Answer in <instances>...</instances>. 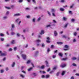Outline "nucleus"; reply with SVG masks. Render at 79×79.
Listing matches in <instances>:
<instances>
[{"mask_svg": "<svg viewBox=\"0 0 79 79\" xmlns=\"http://www.w3.org/2000/svg\"><path fill=\"white\" fill-rule=\"evenodd\" d=\"M0 53L1 56H5L7 55L6 53H2V52L1 51H0Z\"/></svg>", "mask_w": 79, "mask_h": 79, "instance_id": "nucleus-1", "label": "nucleus"}, {"mask_svg": "<svg viewBox=\"0 0 79 79\" xmlns=\"http://www.w3.org/2000/svg\"><path fill=\"white\" fill-rule=\"evenodd\" d=\"M69 46H68V45H65L64 46V48H65L66 49H64V51H67V50H69Z\"/></svg>", "mask_w": 79, "mask_h": 79, "instance_id": "nucleus-2", "label": "nucleus"}, {"mask_svg": "<svg viewBox=\"0 0 79 79\" xmlns=\"http://www.w3.org/2000/svg\"><path fill=\"white\" fill-rule=\"evenodd\" d=\"M47 40H46V42L47 43H50L51 42H50V37H47Z\"/></svg>", "mask_w": 79, "mask_h": 79, "instance_id": "nucleus-3", "label": "nucleus"}, {"mask_svg": "<svg viewBox=\"0 0 79 79\" xmlns=\"http://www.w3.org/2000/svg\"><path fill=\"white\" fill-rule=\"evenodd\" d=\"M22 56L23 57V58L24 60H26V55L24 54H22Z\"/></svg>", "mask_w": 79, "mask_h": 79, "instance_id": "nucleus-4", "label": "nucleus"}, {"mask_svg": "<svg viewBox=\"0 0 79 79\" xmlns=\"http://www.w3.org/2000/svg\"><path fill=\"white\" fill-rule=\"evenodd\" d=\"M45 63L47 67L48 68V67H49V64H48V61H47L46 60L45 61Z\"/></svg>", "mask_w": 79, "mask_h": 79, "instance_id": "nucleus-5", "label": "nucleus"}, {"mask_svg": "<svg viewBox=\"0 0 79 79\" xmlns=\"http://www.w3.org/2000/svg\"><path fill=\"white\" fill-rule=\"evenodd\" d=\"M57 44L58 45H62V44H63V42H57Z\"/></svg>", "mask_w": 79, "mask_h": 79, "instance_id": "nucleus-6", "label": "nucleus"}, {"mask_svg": "<svg viewBox=\"0 0 79 79\" xmlns=\"http://www.w3.org/2000/svg\"><path fill=\"white\" fill-rule=\"evenodd\" d=\"M20 14H14V16H20Z\"/></svg>", "mask_w": 79, "mask_h": 79, "instance_id": "nucleus-7", "label": "nucleus"}, {"mask_svg": "<svg viewBox=\"0 0 79 79\" xmlns=\"http://www.w3.org/2000/svg\"><path fill=\"white\" fill-rule=\"evenodd\" d=\"M54 35H55V36H56V35H58V33H57V32L56 31H54Z\"/></svg>", "mask_w": 79, "mask_h": 79, "instance_id": "nucleus-8", "label": "nucleus"}, {"mask_svg": "<svg viewBox=\"0 0 79 79\" xmlns=\"http://www.w3.org/2000/svg\"><path fill=\"white\" fill-rule=\"evenodd\" d=\"M11 44H15V40H13L11 42Z\"/></svg>", "mask_w": 79, "mask_h": 79, "instance_id": "nucleus-9", "label": "nucleus"}, {"mask_svg": "<svg viewBox=\"0 0 79 79\" xmlns=\"http://www.w3.org/2000/svg\"><path fill=\"white\" fill-rule=\"evenodd\" d=\"M65 74V71H63L61 73L62 76H64Z\"/></svg>", "mask_w": 79, "mask_h": 79, "instance_id": "nucleus-10", "label": "nucleus"}, {"mask_svg": "<svg viewBox=\"0 0 79 79\" xmlns=\"http://www.w3.org/2000/svg\"><path fill=\"white\" fill-rule=\"evenodd\" d=\"M68 59V58H63V59H62L61 60L62 61H63V60H64V61H66V60Z\"/></svg>", "mask_w": 79, "mask_h": 79, "instance_id": "nucleus-11", "label": "nucleus"}, {"mask_svg": "<svg viewBox=\"0 0 79 79\" xmlns=\"http://www.w3.org/2000/svg\"><path fill=\"white\" fill-rule=\"evenodd\" d=\"M61 67L62 68H64L66 66V64H64L63 65H60Z\"/></svg>", "mask_w": 79, "mask_h": 79, "instance_id": "nucleus-12", "label": "nucleus"}, {"mask_svg": "<svg viewBox=\"0 0 79 79\" xmlns=\"http://www.w3.org/2000/svg\"><path fill=\"white\" fill-rule=\"evenodd\" d=\"M44 34V31L43 30H42L41 31V32L40 33V34Z\"/></svg>", "mask_w": 79, "mask_h": 79, "instance_id": "nucleus-13", "label": "nucleus"}, {"mask_svg": "<svg viewBox=\"0 0 79 79\" xmlns=\"http://www.w3.org/2000/svg\"><path fill=\"white\" fill-rule=\"evenodd\" d=\"M33 69V67L30 68L29 69H28V71H30L31 70V69Z\"/></svg>", "mask_w": 79, "mask_h": 79, "instance_id": "nucleus-14", "label": "nucleus"}, {"mask_svg": "<svg viewBox=\"0 0 79 79\" xmlns=\"http://www.w3.org/2000/svg\"><path fill=\"white\" fill-rule=\"evenodd\" d=\"M60 11H64V9L63 8H60Z\"/></svg>", "mask_w": 79, "mask_h": 79, "instance_id": "nucleus-15", "label": "nucleus"}, {"mask_svg": "<svg viewBox=\"0 0 79 79\" xmlns=\"http://www.w3.org/2000/svg\"><path fill=\"white\" fill-rule=\"evenodd\" d=\"M72 60H76L77 59V58H76L75 57H73L72 58Z\"/></svg>", "mask_w": 79, "mask_h": 79, "instance_id": "nucleus-16", "label": "nucleus"}, {"mask_svg": "<svg viewBox=\"0 0 79 79\" xmlns=\"http://www.w3.org/2000/svg\"><path fill=\"white\" fill-rule=\"evenodd\" d=\"M59 56H61V57L63 56V54H62V53H59Z\"/></svg>", "mask_w": 79, "mask_h": 79, "instance_id": "nucleus-17", "label": "nucleus"}, {"mask_svg": "<svg viewBox=\"0 0 79 79\" xmlns=\"http://www.w3.org/2000/svg\"><path fill=\"white\" fill-rule=\"evenodd\" d=\"M31 63V60H27V64H29V63Z\"/></svg>", "mask_w": 79, "mask_h": 79, "instance_id": "nucleus-18", "label": "nucleus"}, {"mask_svg": "<svg viewBox=\"0 0 79 79\" xmlns=\"http://www.w3.org/2000/svg\"><path fill=\"white\" fill-rule=\"evenodd\" d=\"M20 76L21 77H22V78H24V75H23L22 74L20 75Z\"/></svg>", "mask_w": 79, "mask_h": 79, "instance_id": "nucleus-19", "label": "nucleus"}, {"mask_svg": "<svg viewBox=\"0 0 79 79\" xmlns=\"http://www.w3.org/2000/svg\"><path fill=\"white\" fill-rule=\"evenodd\" d=\"M41 69H44L45 68V66H44V65H42L41 66Z\"/></svg>", "mask_w": 79, "mask_h": 79, "instance_id": "nucleus-20", "label": "nucleus"}, {"mask_svg": "<svg viewBox=\"0 0 79 79\" xmlns=\"http://www.w3.org/2000/svg\"><path fill=\"white\" fill-rule=\"evenodd\" d=\"M62 37H63V38H65V39L66 38V36L65 35H62Z\"/></svg>", "mask_w": 79, "mask_h": 79, "instance_id": "nucleus-21", "label": "nucleus"}, {"mask_svg": "<svg viewBox=\"0 0 79 79\" xmlns=\"http://www.w3.org/2000/svg\"><path fill=\"white\" fill-rule=\"evenodd\" d=\"M63 19L64 21H66V20H67V18H66L64 17H63Z\"/></svg>", "mask_w": 79, "mask_h": 79, "instance_id": "nucleus-22", "label": "nucleus"}, {"mask_svg": "<svg viewBox=\"0 0 79 79\" xmlns=\"http://www.w3.org/2000/svg\"><path fill=\"white\" fill-rule=\"evenodd\" d=\"M15 65V62H14L12 65V67H13Z\"/></svg>", "mask_w": 79, "mask_h": 79, "instance_id": "nucleus-23", "label": "nucleus"}, {"mask_svg": "<svg viewBox=\"0 0 79 79\" xmlns=\"http://www.w3.org/2000/svg\"><path fill=\"white\" fill-rule=\"evenodd\" d=\"M39 52L38 51H37L35 52V54L36 55H38V54H39Z\"/></svg>", "mask_w": 79, "mask_h": 79, "instance_id": "nucleus-24", "label": "nucleus"}, {"mask_svg": "<svg viewBox=\"0 0 79 79\" xmlns=\"http://www.w3.org/2000/svg\"><path fill=\"white\" fill-rule=\"evenodd\" d=\"M0 35L1 37H3V36H4V35L2 33H0Z\"/></svg>", "mask_w": 79, "mask_h": 79, "instance_id": "nucleus-25", "label": "nucleus"}, {"mask_svg": "<svg viewBox=\"0 0 79 79\" xmlns=\"http://www.w3.org/2000/svg\"><path fill=\"white\" fill-rule=\"evenodd\" d=\"M36 42H38V43H39V42H40V40H36Z\"/></svg>", "mask_w": 79, "mask_h": 79, "instance_id": "nucleus-26", "label": "nucleus"}, {"mask_svg": "<svg viewBox=\"0 0 79 79\" xmlns=\"http://www.w3.org/2000/svg\"><path fill=\"white\" fill-rule=\"evenodd\" d=\"M60 72H57L56 74V75L57 76H59V74H60Z\"/></svg>", "mask_w": 79, "mask_h": 79, "instance_id": "nucleus-27", "label": "nucleus"}, {"mask_svg": "<svg viewBox=\"0 0 79 79\" xmlns=\"http://www.w3.org/2000/svg\"><path fill=\"white\" fill-rule=\"evenodd\" d=\"M50 77V75H46V78H48V77Z\"/></svg>", "mask_w": 79, "mask_h": 79, "instance_id": "nucleus-28", "label": "nucleus"}, {"mask_svg": "<svg viewBox=\"0 0 79 79\" xmlns=\"http://www.w3.org/2000/svg\"><path fill=\"white\" fill-rule=\"evenodd\" d=\"M68 25V23L66 24L65 25V26H64V27H67Z\"/></svg>", "mask_w": 79, "mask_h": 79, "instance_id": "nucleus-29", "label": "nucleus"}, {"mask_svg": "<svg viewBox=\"0 0 79 79\" xmlns=\"http://www.w3.org/2000/svg\"><path fill=\"white\" fill-rule=\"evenodd\" d=\"M73 6H74V4H73L72 6H70V8H73Z\"/></svg>", "mask_w": 79, "mask_h": 79, "instance_id": "nucleus-30", "label": "nucleus"}, {"mask_svg": "<svg viewBox=\"0 0 79 79\" xmlns=\"http://www.w3.org/2000/svg\"><path fill=\"white\" fill-rule=\"evenodd\" d=\"M45 47V44H42V47Z\"/></svg>", "mask_w": 79, "mask_h": 79, "instance_id": "nucleus-31", "label": "nucleus"}, {"mask_svg": "<svg viewBox=\"0 0 79 79\" xmlns=\"http://www.w3.org/2000/svg\"><path fill=\"white\" fill-rule=\"evenodd\" d=\"M19 19H17V20L15 21L16 22V23H18V21H19Z\"/></svg>", "mask_w": 79, "mask_h": 79, "instance_id": "nucleus-32", "label": "nucleus"}, {"mask_svg": "<svg viewBox=\"0 0 79 79\" xmlns=\"http://www.w3.org/2000/svg\"><path fill=\"white\" fill-rule=\"evenodd\" d=\"M41 19V18L40 17H39L37 19L38 21H39Z\"/></svg>", "mask_w": 79, "mask_h": 79, "instance_id": "nucleus-33", "label": "nucleus"}, {"mask_svg": "<svg viewBox=\"0 0 79 79\" xmlns=\"http://www.w3.org/2000/svg\"><path fill=\"white\" fill-rule=\"evenodd\" d=\"M6 47H9L10 46V44H7L6 45Z\"/></svg>", "mask_w": 79, "mask_h": 79, "instance_id": "nucleus-34", "label": "nucleus"}, {"mask_svg": "<svg viewBox=\"0 0 79 79\" xmlns=\"http://www.w3.org/2000/svg\"><path fill=\"white\" fill-rule=\"evenodd\" d=\"M72 65L73 66H76V64L74 63H73Z\"/></svg>", "mask_w": 79, "mask_h": 79, "instance_id": "nucleus-35", "label": "nucleus"}, {"mask_svg": "<svg viewBox=\"0 0 79 79\" xmlns=\"http://www.w3.org/2000/svg\"><path fill=\"white\" fill-rule=\"evenodd\" d=\"M6 8H7V9H8V10H10L11 9V8L10 7H6Z\"/></svg>", "mask_w": 79, "mask_h": 79, "instance_id": "nucleus-36", "label": "nucleus"}, {"mask_svg": "<svg viewBox=\"0 0 79 79\" xmlns=\"http://www.w3.org/2000/svg\"><path fill=\"white\" fill-rule=\"evenodd\" d=\"M32 1L33 3H36V2H35V0H32Z\"/></svg>", "mask_w": 79, "mask_h": 79, "instance_id": "nucleus-37", "label": "nucleus"}, {"mask_svg": "<svg viewBox=\"0 0 79 79\" xmlns=\"http://www.w3.org/2000/svg\"><path fill=\"white\" fill-rule=\"evenodd\" d=\"M7 18V16H5L3 18V19H6Z\"/></svg>", "mask_w": 79, "mask_h": 79, "instance_id": "nucleus-38", "label": "nucleus"}, {"mask_svg": "<svg viewBox=\"0 0 79 79\" xmlns=\"http://www.w3.org/2000/svg\"><path fill=\"white\" fill-rule=\"evenodd\" d=\"M75 21V20L74 19H71V21L72 22H74Z\"/></svg>", "mask_w": 79, "mask_h": 79, "instance_id": "nucleus-39", "label": "nucleus"}, {"mask_svg": "<svg viewBox=\"0 0 79 79\" xmlns=\"http://www.w3.org/2000/svg\"><path fill=\"white\" fill-rule=\"evenodd\" d=\"M17 50V48L16 47H15L14 48V50L15 51H16Z\"/></svg>", "mask_w": 79, "mask_h": 79, "instance_id": "nucleus-40", "label": "nucleus"}, {"mask_svg": "<svg viewBox=\"0 0 79 79\" xmlns=\"http://www.w3.org/2000/svg\"><path fill=\"white\" fill-rule=\"evenodd\" d=\"M17 35L18 37H19V36H20V34H19V33H17Z\"/></svg>", "mask_w": 79, "mask_h": 79, "instance_id": "nucleus-41", "label": "nucleus"}, {"mask_svg": "<svg viewBox=\"0 0 79 79\" xmlns=\"http://www.w3.org/2000/svg\"><path fill=\"white\" fill-rule=\"evenodd\" d=\"M12 26V28H14V27H15L14 26V24H12L11 25Z\"/></svg>", "mask_w": 79, "mask_h": 79, "instance_id": "nucleus-42", "label": "nucleus"}, {"mask_svg": "<svg viewBox=\"0 0 79 79\" xmlns=\"http://www.w3.org/2000/svg\"><path fill=\"white\" fill-rule=\"evenodd\" d=\"M24 68V66H22V67L21 68V69H22V70H23V69Z\"/></svg>", "mask_w": 79, "mask_h": 79, "instance_id": "nucleus-43", "label": "nucleus"}, {"mask_svg": "<svg viewBox=\"0 0 79 79\" xmlns=\"http://www.w3.org/2000/svg\"><path fill=\"white\" fill-rule=\"evenodd\" d=\"M53 47H54V46L53 45V44L51 46V48H53Z\"/></svg>", "mask_w": 79, "mask_h": 79, "instance_id": "nucleus-44", "label": "nucleus"}, {"mask_svg": "<svg viewBox=\"0 0 79 79\" xmlns=\"http://www.w3.org/2000/svg\"><path fill=\"white\" fill-rule=\"evenodd\" d=\"M52 12H55V9H52Z\"/></svg>", "mask_w": 79, "mask_h": 79, "instance_id": "nucleus-45", "label": "nucleus"}, {"mask_svg": "<svg viewBox=\"0 0 79 79\" xmlns=\"http://www.w3.org/2000/svg\"><path fill=\"white\" fill-rule=\"evenodd\" d=\"M23 2V0H19V3H21Z\"/></svg>", "mask_w": 79, "mask_h": 79, "instance_id": "nucleus-46", "label": "nucleus"}, {"mask_svg": "<svg viewBox=\"0 0 79 79\" xmlns=\"http://www.w3.org/2000/svg\"><path fill=\"white\" fill-rule=\"evenodd\" d=\"M25 10H30L29 8L28 7H27L25 8Z\"/></svg>", "mask_w": 79, "mask_h": 79, "instance_id": "nucleus-47", "label": "nucleus"}, {"mask_svg": "<svg viewBox=\"0 0 79 79\" xmlns=\"http://www.w3.org/2000/svg\"><path fill=\"white\" fill-rule=\"evenodd\" d=\"M51 69L50 68H49L48 69V70H47V71L48 72H49V71H50Z\"/></svg>", "mask_w": 79, "mask_h": 79, "instance_id": "nucleus-48", "label": "nucleus"}, {"mask_svg": "<svg viewBox=\"0 0 79 79\" xmlns=\"http://www.w3.org/2000/svg\"><path fill=\"white\" fill-rule=\"evenodd\" d=\"M15 32H12L11 33V34L12 35H14V34H15Z\"/></svg>", "mask_w": 79, "mask_h": 79, "instance_id": "nucleus-49", "label": "nucleus"}, {"mask_svg": "<svg viewBox=\"0 0 79 79\" xmlns=\"http://www.w3.org/2000/svg\"><path fill=\"white\" fill-rule=\"evenodd\" d=\"M61 2H62V3H64V0H61Z\"/></svg>", "mask_w": 79, "mask_h": 79, "instance_id": "nucleus-50", "label": "nucleus"}, {"mask_svg": "<svg viewBox=\"0 0 79 79\" xmlns=\"http://www.w3.org/2000/svg\"><path fill=\"white\" fill-rule=\"evenodd\" d=\"M74 35H75V36H76V35H77V33H76V32H75L74 33Z\"/></svg>", "mask_w": 79, "mask_h": 79, "instance_id": "nucleus-51", "label": "nucleus"}, {"mask_svg": "<svg viewBox=\"0 0 79 79\" xmlns=\"http://www.w3.org/2000/svg\"><path fill=\"white\" fill-rule=\"evenodd\" d=\"M53 70H56V67H54V68H53Z\"/></svg>", "mask_w": 79, "mask_h": 79, "instance_id": "nucleus-52", "label": "nucleus"}, {"mask_svg": "<svg viewBox=\"0 0 79 79\" xmlns=\"http://www.w3.org/2000/svg\"><path fill=\"white\" fill-rule=\"evenodd\" d=\"M3 72H4L3 70H1V73H3Z\"/></svg>", "mask_w": 79, "mask_h": 79, "instance_id": "nucleus-53", "label": "nucleus"}, {"mask_svg": "<svg viewBox=\"0 0 79 79\" xmlns=\"http://www.w3.org/2000/svg\"><path fill=\"white\" fill-rule=\"evenodd\" d=\"M33 75H34V76H37V75L36 74V73H33Z\"/></svg>", "mask_w": 79, "mask_h": 79, "instance_id": "nucleus-54", "label": "nucleus"}, {"mask_svg": "<svg viewBox=\"0 0 79 79\" xmlns=\"http://www.w3.org/2000/svg\"><path fill=\"white\" fill-rule=\"evenodd\" d=\"M52 73H53V71H52L50 72V74H52Z\"/></svg>", "mask_w": 79, "mask_h": 79, "instance_id": "nucleus-55", "label": "nucleus"}, {"mask_svg": "<svg viewBox=\"0 0 79 79\" xmlns=\"http://www.w3.org/2000/svg\"><path fill=\"white\" fill-rule=\"evenodd\" d=\"M1 41H2V42H3V41H4V39L3 38H1Z\"/></svg>", "mask_w": 79, "mask_h": 79, "instance_id": "nucleus-56", "label": "nucleus"}, {"mask_svg": "<svg viewBox=\"0 0 79 79\" xmlns=\"http://www.w3.org/2000/svg\"><path fill=\"white\" fill-rule=\"evenodd\" d=\"M31 65H32V66H33V68H34V64H33V63H31Z\"/></svg>", "mask_w": 79, "mask_h": 79, "instance_id": "nucleus-57", "label": "nucleus"}, {"mask_svg": "<svg viewBox=\"0 0 79 79\" xmlns=\"http://www.w3.org/2000/svg\"><path fill=\"white\" fill-rule=\"evenodd\" d=\"M50 48H48V50L47 51L48 52L50 51Z\"/></svg>", "mask_w": 79, "mask_h": 79, "instance_id": "nucleus-58", "label": "nucleus"}, {"mask_svg": "<svg viewBox=\"0 0 79 79\" xmlns=\"http://www.w3.org/2000/svg\"><path fill=\"white\" fill-rule=\"evenodd\" d=\"M3 61H5L6 60V57H4L3 59Z\"/></svg>", "mask_w": 79, "mask_h": 79, "instance_id": "nucleus-59", "label": "nucleus"}, {"mask_svg": "<svg viewBox=\"0 0 79 79\" xmlns=\"http://www.w3.org/2000/svg\"><path fill=\"white\" fill-rule=\"evenodd\" d=\"M69 13L70 14H71V13H72V12L71 11L69 10Z\"/></svg>", "mask_w": 79, "mask_h": 79, "instance_id": "nucleus-60", "label": "nucleus"}, {"mask_svg": "<svg viewBox=\"0 0 79 79\" xmlns=\"http://www.w3.org/2000/svg\"><path fill=\"white\" fill-rule=\"evenodd\" d=\"M56 57V56L55 55V56H52V58H55Z\"/></svg>", "mask_w": 79, "mask_h": 79, "instance_id": "nucleus-61", "label": "nucleus"}, {"mask_svg": "<svg viewBox=\"0 0 79 79\" xmlns=\"http://www.w3.org/2000/svg\"><path fill=\"white\" fill-rule=\"evenodd\" d=\"M35 19H33V22H35Z\"/></svg>", "mask_w": 79, "mask_h": 79, "instance_id": "nucleus-62", "label": "nucleus"}, {"mask_svg": "<svg viewBox=\"0 0 79 79\" xmlns=\"http://www.w3.org/2000/svg\"><path fill=\"white\" fill-rule=\"evenodd\" d=\"M71 79H74V77H72L71 78Z\"/></svg>", "mask_w": 79, "mask_h": 79, "instance_id": "nucleus-63", "label": "nucleus"}, {"mask_svg": "<svg viewBox=\"0 0 79 79\" xmlns=\"http://www.w3.org/2000/svg\"><path fill=\"white\" fill-rule=\"evenodd\" d=\"M76 76H79V73H76Z\"/></svg>", "mask_w": 79, "mask_h": 79, "instance_id": "nucleus-64", "label": "nucleus"}]
</instances>
